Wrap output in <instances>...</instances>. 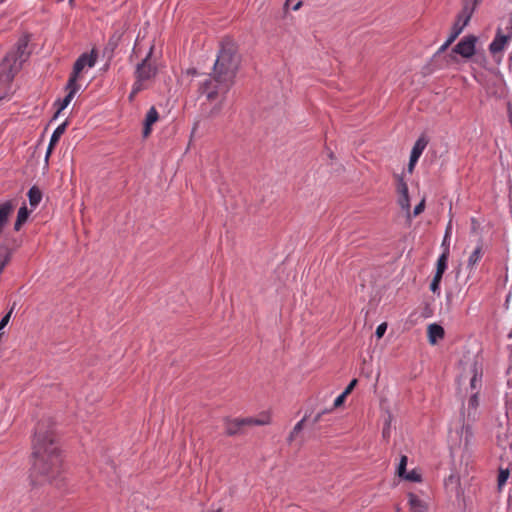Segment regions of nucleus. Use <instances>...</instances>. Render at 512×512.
Masks as SVG:
<instances>
[{
	"mask_svg": "<svg viewBox=\"0 0 512 512\" xmlns=\"http://www.w3.org/2000/svg\"><path fill=\"white\" fill-rule=\"evenodd\" d=\"M417 161H412V158L409 159L408 171L411 173L416 165Z\"/></svg>",
	"mask_w": 512,
	"mask_h": 512,
	"instance_id": "40",
	"label": "nucleus"
},
{
	"mask_svg": "<svg viewBox=\"0 0 512 512\" xmlns=\"http://www.w3.org/2000/svg\"><path fill=\"white\" fill-rule=\"evenodd\" d=\"M482 257V246L478 245L474 251L471 253L468 259V268L473 269V267L479 262Z\"/></svg>",
	"mask_w": 512,
	"mask_h": 512,
	"instance_id": "21",
	"label": "nucleus"
},
{
	"mask_svg": "<svg viewBox=\"0 0 512 512\" xmlns=\"http://www.w3.org/2000/svg\"><path fill=\"white\" fill-rule=\"evenodd\" d=\"M221 107H222V104L221 102L219 104H217L215 107H213L209 113L210 116H215L219 113V111L221 110Z\"/></svg>",
	"mask_w": 512,
	"mask_h": 512,
	"instance_id": "39",
	"label": "nucleus"
},
{
	"mask_svg": "<svg viewBox=\"0 0 512 512\" xmlns=\"http://www.w3.org/2000/svg\"><path fill=\"white\" fill-rule=\"evenodd\" d=\"M97 55L94 52V50L91 51L90 54L83 53L74 63L73 71L68 79L70 81V84L77 83L79 74L83 71V69L88 67H93L96 64Z\"/></svg>",
	"mask_w": 512,
	"mask_h": 512,
	"instance_id": "6",
	"label": "nucleus"
},
{
	"mask_svg": "<svg viewBox=\"0 0 512 512\" xmlns=\"http://www.w3.org/2000/svg\"><path fill=\"white\" fill-rule=\"evenodd\" d=\"M28 43V35H23L18 39L15 48L3 58L0 63V84L10 83L22 68V64L27 61L30 56Z\"/></svg>",
	"mask_w": 512,
	"mask_h": 512,
	"instance_id": "3",
	"label": "nucleus"
},
{
	"mask_svg": "<svg viewBox=\"0 0 512 512\" xmlns=\"http://www.w3.org/2000/svg\"><path fill=\"white\" fill-rule=\"evenodd\" d=\"M66 128H67V122H64L54 130V132L50 138L48 148H47V152H46V156H45L46 161L48 160L52 150L54 149L55 145L59 141L60 137L64 134Z\"/></svg>",
	"mask_w": 512,
	"mask_h": 512,
	"instance_id": "14",
	"label": "nucleus"
},
{
	"mask_svg": "<svg viewBox=\"0 0 512 512\" xmlns=\"http://www.w3.org/2000/svg\"><path fill=\"white\" fill-rule=\"evenodd\" d=\"M428 141L424 137H420L414 144L410 158L412 161H418L420 156L422 155L424 149L426 148Z\"/></svg>",
	"mask_w": 512,
	"mask_h": 512,
	"instance_id": "16",
	"label": "nucleus"
},
{
	"mask_svg": "<svg viewBox=\"0 0 512 512\" xmlns=\"http://www.w3.org/2000/svg\"><path fill=\"white\" fill-rule=\"evenodd\" d=\"M386 435H388V432H386V430L383 431V436L385 437Z\"/></svg>",
	"mask_w": 512,
	"mask_h": 512,
	"instance_id": "44",
	"label": "nucleus"
},
{
	"mask_svg": "<svg viewBox=\"0 0 512 512\" xmlns=\"http://www.w3.org/2000/svg\"><path fill=\"white\" fill-rule=\"evenodd\" d=\"M425 208V200L423 199L418 205L415 206L413 211V216H418L424 211Z\"/></svg>",
	"mask_w": 512,
	"mask_h": 512,
	"instance_id": "36",
	"label": "nucleus"
},
{
	"mask_svg": "<svg viewBox=\"0 0 512 512\" xmlns=\"http://www.w3.org/2000/svg\"><path fill=\"white\" fill-rule=\"evenodd\" d=\"M509 470L508 469H500L498 474V488L499 490L502 489V487L506 484L508 478H509Z\"/></svg>",
	"mask_w": 512,
	"mask_h": 512,
	"instance_id": "23",
	"label": "nucleus"
},
{
	"mask_svg": "<svg viewBox=\"0 0 512 512\" xmlns=\"http://www.w3.org/2000/svg\"><path fill=\"white\" fill-rule=\"evenodd\" d=\"M4 0H0V3L3 2Z\"/></svg>",
	"mask_w": 512,
	"mask_h": 512,
	"instance_id": "46",
	"label": "nucleus"
},
{
	"mask_svg": "<svg viewBox=\"0 0 512 512\" xmlns=\"http://www.w3.org/2000/svg\"><path fill=\"white\" fill-rule=\"evenodd\" d=\"M80 89V85L78 83H74L73 85L70 84V81L66 84V90L68 91V94L62 99L58 100L55 104L58 105V109L54 115V118L58 117V115L61 113L62 110H64L72 101L75 94Z\"/></svg>",
	"mask_w": 512,
	"mask_h": 512,
	"instance_id": "11",
	"label": "nucleus"
},
{
	"mask_svg": "<svg viewBox=\"0 0 512 512\" xmlns=\"http://www.w3.org/2000/svg\"><path fill=\"white\" fill-rule=\"evenodd\" d=\"M158 118H159L158 111L156 110V108L154 106H152L148 110L146 117H145L144 128H143V136L144 137H147L151 133V126L155 122H157Z\"/></svg>",
	"mask_w": 512,
	"mask_h": 512,
	"instance_id": "15",
	"label": "nucleus"
},
{
	"mask_svg": "<svg viewBox=\"0 0 512 512\" xmlns=\"http://www.w3.org/2000/svg\"><path fill=\"white\" fill-rule=\"evenodd\" d=\"M476 42L477 37L473 35L465 36L454 46L452 51L464 58H470L475 53Z\"/></svg>",
	"mask_w": 512,
	"mask_h": 512,
	"instance_id": "8",
	"label": "nucleus"
},
{
	"mask_svg": "<svg viewBox=\"0 0 512 512\" xmlns=\"http://www.w3.org/2000/svg\"><path fill=\"white\" fill-rule=\"evenodd\" d=\"M386 435H388V432H386V430L383 431V436L385 437Z\"/></svg>",
	"mask_w": 512,
	"mask_h": 512,
	"instance_id": "45",
	"label": "nucleus"
},
{
	"mask_svg": "<svg viewBox=\"0 0 512 512\" xmlns=\"http://www.w3.org/2000/svg\"><path fill=\"white\" fill-rule=\"evenodd\" d=\"M153 52V46L150 48L146 57L137 64L135 70L136 80L144 83L145 81L151 80L157 74V67L150 62V58Z\"/></svg>",
	"mask_w": 512,
	"mask_h": 512,
	"instance_id": "5",
	"label": "nucleus"
},
{
	"mask_svg": "<svg viewBox=\"0 0 512 512\" xmlns=\"http://www.w3.org/2000/svg\"><path fill=\"white\" fill-rule=\"evenodd\" d=\"M32 455V477H41L39 483L48 482L58 486L62 480V458L49 419L36 427Z\"/></svg>",
	"mask_w": 512,
	"mask_h": 512,
	"instance_id": "1",
	"label": "nucleus"
},
{
	"mask_svg": "<svg viewBox=\"0 0 512 512\" xmlns=\"http://www.w3.org/2000/svg\"><path fill=\"white\" fill-rule=\"evenodd\" d=\"M455 40L453 39V36H449L448 39L440 46V48L437 51V54L443 53Z\"/></svg>",
	"mask_w": 512,
	"mask_h": 512,
	"instance_id": "32",
	"label": "nucleus"
},
{
	"mask_svg": "<svg viewBox=\"0 0 512 512\" xmlns=\"http://www.w3.org/2000/svg\"><path fill=\"white\" fill-rule=\"evenodd\" d=\"M13 243V246H10L8 242L0 244V274L3 272L5 266L10 261L13 251L18 246L15 241H13Z\"/></svg>",
	"mask_w": 512,
	"mask_h": 512,
	"instance_id": "12",
	"label": "nucleus"
},
{
	"mask_svg": "<svg viewBox=\"0 0 512 512\" xmlns=\"http://www.w3.org/2000/svg\"><path fill=\"white\" fill-rule=\"evenodd\" d=\"M427 334L430 344L435 345L438 340L444 337L445 332L442 326L432 323L428 325Z\"/></svg>",
	"mask_w": 512,
	"mask_h": 512,
	"instance_id": "13",
	"label": "nucleus"
},
{
	"mask_svg": "<svg viewBox=\"0 0 512 512\" xmlns=\"http://www.w3.org/2000/svg\"><path fill=\"white\" fill-rule=\"evenodd\" d=\"M117 45V41L115 40H110L109 43H108V47L110 48L111 52L113 51V49L116 47Z\"/></svg>",
	"mask_w": 512,
	"mask_h": 512,
	"instance_id": "42",
	"label": "nucleus"
},
{
	"mask_svg": "<svg viewBox=\"0 0 512 512\" xmlns=\"http://www.w3.org/2000/svg\"><path fill=\"white\" fill-rule=\"evenodd\" d=\"M478 404H479V401H478V393L477 392H473L469 401H468V415L470 416L471 414V410H476V408L478 407Z\"/></svg>",
	"mask_w": 512,
	"mask_h": 512,
	"instance_id": "25",
	"label": "nucleus"
},
{
	"mask_svg": "<svg viewBox=\"0 0 512 512\" xmlns=\"http://www.w3.org/2000/svg\"><path fill=\"white\" fill-rule=\"evenodd\" d=\"M270 423V417L268 415H262L260 417H247V418H236L227 419L225 422L226 434L234 436L237 434L245 433V428L253 425H266Z\"/></svg>",
	"mask_w": 512,
	"mask_h": 512,
	"instance_id": "4",
	"label": "nucleus"
},
{
	"mask_svg": "<svg viewBox=\"0 0 512 512\" xmlns=\"http://www.w3.org/2000/svg\"><path fill=\"white\" fill-rule=\"evenodd\" d=\"M408 500L411 512H426L427 507L425 503L415 494L409 493Z\"/></svg>",
	"mask_w": 512,
	"mask_h": 512,
	"instance_id": "17",
	"label": "nucleus"
},
{
	"mask_svg": "<svg viewBox=\"0 0 512 512\" xmlns=\"http://www.w3.org/2000/svg\"><path fill=\"white\" fill-rule=\"evenodd\" d=\"M306 419L307 416L305 415L298 423H296V425L294 426V428L292 429L287 438L289 444H291L299 435V433L303 430Z\"/></svg>",
	"mask_w": 512,
	"mask_h": 512,
	"instance_id": "20",
	"label": "nucleus"
},
{
	"mask_svg": "<svg viewBox=\"0 0 512 512\" xmlns=\"http://www.w3.org/2000/svg\"><path fill=\"white\" fill-rule=\"evenodd\" d=\"M405 480L412 481V482H420L421 481V475L416 471L412 470L410 472H405V475L402 477Z\"/></svg>",
	"mask_w": 512,
	"mask_h": 512,
	"instance_id": "27",
	"label": "nucleus"
},
{
	"mask_svg": "<svg viewBox=\"0 0 512 512\" xmlns=\"http://www.w3.org/2000/svg\"><path fill=\"white\" fill-rule=\"evenodd\" d=\"M240 63L236 47L231 42L223 43L214 63L213 74L199 83V92L213 101L225 95L233 84Z\"/></svg>",
	"mask_w": 512,
	"mask_h": 512,
	"instance_id": "2",
	"label": "nucleus"
},
{
	"mask_svg": "<svg viewBox=\"0 0 512 512\" xmlns=\"http://www.w3.org/2000/svg\"><path fill=\"white\" fill-rule=\"evenodd\" d=\"M357 385V379H353L349 385L345 388V390L343 391L344 394H346L347 396L353 391V389L355 388V386Z\"/></svg>",
	"mask_w": 512,
	"mask_h": 512,
	"instance_id": "38",
	"label": "nucleus"
},
{
	"mask_svg": "<svg viewBox=\"0 0 512 512\" xmlns=\"http://www.w3.org/2000/svg\"><path fill=\"white\" fill-rule=\"evenodd\" d=\"M397 178V193H398V204L403 210L409 212L410 210V199L408 193L407 183L404 181L403 177L400 175L396 176Z\"/></svg>",
	"mask_w": 512,
	"mask_h": 512,
	"instance_id": "9",
	"label": "nucleus"
},
{
	"mask_svg": "<svg viewBox=\"0 0 512 512\" xmlns=\"http://www.w3.org/2000/svg\"><path fill=\"white\" fill-rule=\"evenodd\" d=\"M28 216H29V211H28L27 207L24 205L18 211L17 220H19V222L25 223L28 219Z\"/></svg>",
	"mask_w": 512,
	"mask_h": 512,
	"instance_id": "30",
	"label": "nucleus"
},
{
	"mask_svg": "<svg viewBox=\"0 0 512 512\" xmlns=\"http://www.w3.org/2000/svg\"><path fill=\"white\" fill-rule=\"evenodd\" d=\"M471 372L473 373L471 379H470V387H471V390L474 391V390H477L481 387V376H482V373L478 372V368H477V364L474 363L472 366H471Z\"/></svg>",
	"mask_w": 512,
	"mask_h": 512,
	"instance_id": "18",
	"label": "nucleus"
},
{
	"mask_svg": "<svg viewBox=\"0 0 512 512\" xmlns=\"http://www.w3.org/2000/svg\"><path fill=\"white\" fill-rule=\"evenodd\" d=\"M386 329H387V324L386 323H382L380 324L377 328H376V331H375V335L377 338H381L383 337L384 333L386 332Z\"/></svg>",
	"mask_w": 512,
	"mask_h": 512,
	"instance_id": "33",
	"label": "nucleus"
},
{
	"mask_svg": "<svg viewBox=\"0 0 512 512\" xmlns=\"http://www.w3.org/2000/svg\"><path fill=\"white\" fill-rule=\"evenodd\" d=\"M461 437L464 439L465 446H468V444L470 443V441H471V439L473 437V432H472V429H471V427L469 425H466V426L462 427Z\"/></svg>",
	"mask_w": 512,
	"mask_h": 512,
	"instance_id": "24",
	"label": "nucleus"
},
{
	"mask_svg": "<svg viewBox=\"0 0 512 512\" xmlns=\"http://www.w3.org/2000/svg\"><path fill=\"white\" fill-rule=\"evenodd\" d=\"M442 276H443L442 274L435 273L433 280L430 284V290L433 293H439V285H440Z\"/></svg>",
	"mask_w": 512,
	"mask_h": 512,
	"instance_id": "26",
	"label": "nucleus"
},
{
	"mask_svg": "<svg viewBox=\"0 0 512 512\" xmlns=\"http://www.w3.org/2000/svg\"><path fill=\"white\" fill-rule=\"evenodd\" d=\"M286 5L291 6L292 10L297 11L302 6V2L296 0H287Z\"/></svg>",
	"mask_w": 512,
	"mask_h": 512,
	"instance_id": "37",
	"label": "nucleus"
},
{
	"mask_svg": "<svg viewBox=\"0 0 512 512\" xmlns=\"http://www.w3.org/2000/svg\"><path fill=\"white\" fill-rule=\"evenodd\" d=\"M144 88L143 83L136 80L133 84L132 91L129 95V99L132 100L136 94H138Z\"/></svg>",
	"mask_w": 512,
	"mask_h": 512,
	"instance_id": "31",
	"label": "nucleus"
},
{
	"mask_svg": "<svg viewBox=\"0 0 512 512\" xmlns=\"http://www.w3.org/2000/svg\"><path fill=\"white\" fill-rule=\"evenodd\" d=\"M347 395L344 394L343 392L335 399L334 403H333V408H338L340 407L345 399H346Z\"/></svg>",
	"mask_w": 512,
	"mask_h": 512,
	"instance_id": "34",
	"label": "nucleus"
},
{
	"mask_svg": "<svg viewBox=\"0 0 512 512\" xmlns=\"http://www.w3.org/2000/svg\"><path fill=\"white\" fill-rule=\"evenodd\" d=\"M503 31H504V34L509 37L510 39H512V13L509 14L507 20H506V24H505V27L502 28Z\"/></svg>",
	"mask_w": 512,
	"mask_h": 512,
	"instance_id": "29",
	"label": "nucleus"
},
{
	"mask_svg": "<svg viewBox=\"0 0 512 512\" xmlns=\"http://www.w3.org/2000/svg\"><path fill=\"white\" fill-rule=\"evenodd\" d=\"M407 461H408L407 456H405V455L401 456L400 463L397 468V474L399 477H403V475H405Z\"/></svg>",
	"mask_w": 512,
	"mask_h": 512,
	"instance_id": "28",
	"label": "nucleus"
},
{
	"mask_svg": "<svg viewBox=\"0 0 512 512\" xmlns=\"http://www.w3.org/2000/svg\"><path fill=\"white\" fill-rule=\"evenodd\" d=\"M510 41L511 39L507 37L504 34L503 29L499 27L496 31V35L493 41L489 45V51L494 55L500 53L505 49V47Z\"/></svg>",
	"mask_w": 512,
	"mask_h": 512,
	"instance_id": "10",
	"label": "nucleus"
},
{
	"mask_svg": "<svg viewBox=\"0 0 512 512\" xmlns=\"http://www.w3.org/2000/svg\"><path fill=\"white\" fill-rule=\"evenodd\" d=\"M325 413H326V411H322V412L318 413V414L314 417V419H313V424L318 423V422L321 420L322 415H323V414H325Z\"/></svg>",
	"mask_w": 512,
	"mask_h": 512,
	"instance_id": "41",
	"label": "nucleus"
},
{
	"mask_svg": "<svg viewBox=\"0 0 512 512\" xmlns=\"http://www.w3.org/2000/svg\"><path fill=\"white\" fill-rule=\"evenodd\" d=\"M24 223L23 222H19V220L16 219V222L14 224V229L16 231L20 230L21 226L23 225Z\"/></svg>",
	"mask_w": 512,
	"mask_h": 512,
	"instance_id": "43",
	"label": "nucleus"
},
{
	"mask_svg": "<svg viewBox=\"0 0 512 512\" xmlns=\"http://www.w3.org/2000/svg\"><path fill=\"white\" fill-rule=\"evenodd\" d=\"M13 312V308L1 319L0 321V331L8 324L11 314Z\"/></svg>",
	"mask_w": 512,
	"mask_h": 512,
	"instance_id": "35",
	"label": "nucleus"
},
{
	"mask_svg": "<svg viewBox=\"0 0 512 512\" xmlns=\"http://www.w3.org/2000/svg\"><path fill=\"white\" fill-rule=\"evenodd\" d=\"M447 261H448V252H444L438 258L436 273L442 274V275L444 274L445 270L447 269Z\"/></svg>",
	"mask_w": 512,
	"mask_h": 512,
	"instance_id": "22",
	"label": "nucleus"
},
{
	"mask_svg": "<svg viewBox=\"0 0 512 512\" xmlns=\"http://www.w3.org/2000/svg\"><path fill=\"white\" fill-rule=\"evenodd\" d=\"M474 7L471 6L469 2H465L461 12L459 13L457 20L455 21L450 36H453L455 40L459 34L462 32L464 27L468 24L473 14Z\"/></svg>",
	"mask_w": 512,
	"mask_h": 512,
	"instance_id": "7",
	"label": "nucleus"
},
{
	"mask_svg": "<svg viewBox=\"0 0 512 512\" xmlns=\"http://www.w3.org/2000/svg\"><path fill=\"white\" fill-rule=\"evenodd\" d=\"M28 198L30 205L36 207L42 199V193L36 186H33L28 191Z\"/></svg>",
	"mask_w": 512,
	"mask_h": 512,
	"instance_id": "19",
	"label": "nucleus"
}]
</instances>
